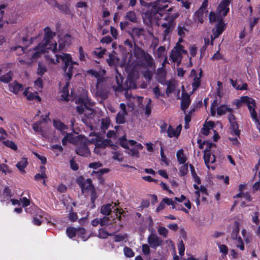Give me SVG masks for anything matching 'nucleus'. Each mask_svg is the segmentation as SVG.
I'll list each match as a JSON object with an SVG mask.
<instances>
[{
	"label": "nucleus",
	"instance_id": "nucleus-1",
	"mask_svg": "<svg viewBox=\"0 0 260 260\" xmlns=\"http://www.w3.org/2000/svg\"><path fill=\"white\" fill-rule=\"evenodd\" d=\"M45 36L42 42L36 46L32 50H29L28 52L26 60H20L21 64L26 63L30 65L35 62L41 55L47 50H51L55 54L57 50V43L52 41L55 33L52 32L48 27L44 29Z\"/></svg>",
	"mask_w": 260,
	"mask_h": 260
},
{
	"label": "nucleus",
	"instance_id": "nucleus-2",
	"mask_svg": "<svg viewBox=\"0 0 260 260\" xmlns=\"http://www.w3.org/2000/svg\"><path fill=\"white\" fill-rule=\"evenodd\" d=\"M47 59L49 62L53 64H57L59 62L60 60H61L64 64L63 68L66 76L67 77V81L66 82L65 85L61 90V96L63 100L67 101L69 95L68 88L70 85V83L69 80L72 76L74 66L78 65V63L72 60L70 54L64 53H62L59 55L56 54L55 59L48 57Z\"/></svg>",
	"mask_w": 260,
	"mask_h": 260
},
{
	"label": "nucleus",
	"instance_id": "nucleus-3",
	"mask_svg": "<svg viewBox=\"0 0 260 260\" xmlns=\"http://www.w3.org/2000/svg\"><path fill=\"white\" fill-rule=\"evenodd\" d=\"M87 74L96 79V83H92L91 85V92L96 96L100 97L102 99H107L109 83L108 79L105 76L106 71L90 69L87 71Z\"/></svg>",
	"mask_w": 260,
	"mask_h": 260
},
{
	"label": "nucleus",
	"instance_id": "nucleus-4",
	"mask_svg": "<svg viewBox=\"0 0 260 260\" xmlns=\"http://www.w3.org/2000/svg\"><path fill=\"white\" fill-rule=\"evenodd\" d=\"M74 144L77 146L76 153L82 156H88L90 154V151L87 146L86 139L81 135H76L72 133H67L62 140L63 145L67 143Z\"/></svg>",
	"mask_w": 260,
	"mask_h": 260
},
{
	"label": "nucleus",
	"instance_id": "nucleus-5",
	"mask_svg": "<svg viewBox=\"0 0 260 260\" xmlns=\"http://www.w3.org/2000/svg\"><path fill=\"white\" fill-rule=\"evenodd\" d=\"M179 16L178 13L163 15L164 17L159 18L158 25L162 29L163 41L169 39L175 26V19Z\"/></svg>",
	"mask_w": 260,
	"mask_h": 260
},
{
	"label": "nucleus",
	"instance_id": "nucleus-6",
	"mask_svg": "<svg viewBox=\"0 0 260 260\" xmlns=\"http://www.w3.org/2000/svg\"><path fill=\"white\" fill-rule=\"evenodd\" d=\"M134 55L138 65L144 68H155V61L152 56L139 46H135Z\"/></svg>",
	"mask_w": 260,
	"mask_h": 260
},
{
	"label": "nucleus",
	"instance_id": "nucleus-7",
	"mask_svg": "<svg viewBox=\"0 0 260 260\" xmlns=\"http://www.w3.org/2000/svg\"><path fill=\"white\" fill-rule=\"evenodd\" d=\"M169 1L168 0H158L152 6L149 17L150 21L158 19L163 16V11L168 7Z\"/></svg>",
	"mask_w": 260,
	"mask_h": 260
},
{
	"label": "nucleus",
	"instance_id": "nucleus-8",
	"mask_svg": "<svg viewBox=\"0 0 260 260\" xmlns=\"http://www.w3.org/2000/svg\"><path fill=\"white\" fill-rule=\"evenodd\" d=\"M78 102L81 104L77 107V110L79 114H84L86 117H90L93 112V110L90 108L91 102L86 93H84L83 97L80 98Z\"/></svg>",
	"mask_w": 260,
	"mask_h": 260
},
{
	"label": "nucleus",
	"instance_id": "nucleus-9",
	"mask_svg": "<svg viewBox=\"0 0 260 260\" xmlns=\"http://www.w3.org/2000/svg\"><path fill=\"white\" fill-rule=\"evenodd\" d=\"M242 103H245L247 105L252 118L256 119V115L257 114L255 111L256 107L255 100L247 96H243L241 97L240 100H237L235 102V104L237 107H240Z\"/></svg>",
	"mask_w": 260,
	"mask_h": 260
},
{
	"label": "nucleus",
	"instance_id": "nucleus-10",
	"mask_svg": "<svg viewBox=\"0 0 260 260\" xmlns=\"http://www.w3.org/2000/svg\"><path fill=\"white\" fill-rule=\"evenodd\" d=\"M183 54H187V51L184 49L183 46L177 43L172 50L170 57L174 62H176L177 66H179L182 59Z\"/></svg>",
	"mask_w": 260,
	"mask_h": 260
},
{
	"label": "nucleus",
	"instance_id": "nucleus-11",
	"mask_svg": "<svg viewBox=\"0 0 260 260\" xmlns=\"http://www.w3.org/2000/svg\"><path fill=\"white\" fill-rule=\"evenodd\" d=\"M218 105L217 100H215L211 105V115L212 116H215L216 114V111H217V115L221 116L225 114L227 112L232 113V109L225 105H222L219 106L217 109L216 107Z\"/></svg>",
	"mask_w": 260,
	"mask_h": 260
},
{
	"label": "nucleus",
	"instance_id": "nucleus-12",
	"mask_svg": "<svg viewBox=\"0 0 260 260\" xmlns=\"http://www.w3.org/2000/svg\"><path fill=\"white\" fill-rule=\"evenodd\" d=\"M147 242L150 246L153 249H156L157 247L161 246L163 241L156 235L151 234L147 238Z\"/></svg>",
	"mask_w": 260,
	"mask_h": 260
},
{
	"label": "nucleus",
	"instance_id": "nucleus-13",
	"mask_svg": "<svg viewBox=\"0 0 260 260\" xmlns=\"http://www.w3.org/2000/svg\"><path fill=\"white\" fill-rule=\"evenodd\" d=\"M239 233V228L238 225L233 229L231 234V238L235 241V243L240 250L244 249V246L243 241L240 237H238Z\"/></svg>",
	"mask_w": 260,
	"mask_h": 260
},
{
	"label": "nucleus",
	"instance_id": "nucleus-14",
	"mask_svg": "<svg viewBox=\"0 0 260 260\" xmlns=\"http://www.w3.org/2000/svg\"><path fill=\"white\" fill-rule=\"evenodd\" d=\"M230 1L229 0H224L222 1L219 5L217 8V13H218L219 16L218 19H220L221 17H224L229 11V6Z\"/></svg>",
	"mask_w": 260,
	"mask_h": 260
},
{
	"label": "nucleus",
	"instance_id": "nucleus-15",
	"mask_svg": "<svg viewBox=\"0 0 260 260\" xmlns=\"http://www.w3.org/2000/svg\"><path fill=\"white\" fill-rule=\"evenodd\" d=\"M193 187L196 189V190L194 194L193 195V198L194 199L197 205L199 206L200 204V193H202L203 194H205L206 195H207V189L204 186H201L200 187H199L197 184H194Z\"/></svg>",
	"mask_w": 260,
	"mask_h": 260
},
{
	"label": "nucleus",
	"instance_id": "nucleus-16",
	"mask_svg": "<svg viewBox=\"0 0 260 260\" xmlns=\"http://www.w3.org/2000/svg\"><path fill=\"white\" fill-rule=\"evenodd\" d=\"M83 180V178L82 177H80L78 179V182L80 184L83 192L87 191H91L94 189L93 186L92 185L91 179H87L83 182H82V181Z\"/></svg>",
	"mask_w": 260,
	"mask_h": 260
},
{
	"label": "nucleus",
	"instance_id": "nucleus-17",
	"mask_svg": "<svg viewBox=\"0 0 260 260\" xmlns=\"http://www.w3.org/2000/svg\"><path fill=\"white\" fill-rule=\"evenodd\" d=\"M182 129V125H178L175 128L170 125L167 129V135L169 138L175 137L178 138Z\"/></svg>",
	"mask_w": 260,
	"mask_h": 260
},
{
	"label": "nucleus",
	"instance_id": "nucleus-18",
	"mask_svg": "<svg viewBox=\"0 0 260 260\" xmlns=\"http://www.w3.org/2000/svg\"><path fill=\"white\" fill-rule=\"evenodd\" d=\"M120 107L121 110L117 114L116 122L118 124H122L125 122V116L127 115V112L126 111V106L124 104H120Z\"/></svg>",
	"mask_w": 260,
	"mask_h": 260
},
{
	"label": "nucleus",
	"instance_id": "nucleus-19",
	"mask_svg": "<svg viewBox=\"0 0 260 260\" xmlns=\"http://www.w3.org/2000/svg\"><path fill=\"white\" fill-rule=\"evenodd\" d=\"M225 28V25L223 22H218L216 27L213 29V36H211L212 42L213 39L218 37V36L223 32Z\"/></svg>",
	"mask_w": 260,
	"mask_h": 260
},
{
	"label": "nucleus",
	"instance_id": "nucleus-20",
	"mask_svg": "<svg viewBox=\"0 0 260 260\" xmlns=\"http://www.w3.org/2000/svg\"><path fill=\"white\" fill-rule=\"evenodd\" d=\"M191 102L190 96L187 93L182 92L181 102V108L185 114V110L188 108Z\"/></svg>",
	"mask_w": 260,
	"mask_h": 260
},
{
	"label": "nucleus",
	"instance_id": "nucleus-21",
	"mask_svg": "<svg viewBox=\"0 0 260 260\" xmlns=\"http://www.w3.org/2000/svg\"><path fill=\"white\" fill-rule=\"evenodd\" d=\"M204 159L206 166L209 168V164H213L215 161V157L214 154L211 155L210 150L207 148L204 151Z\"/></svg>",
	"mask_w": 260,
	"mask_h": 260
},
{
	"label": "nucleus",
	"instance_id": "nucleus-22",
	"mask_svg": "<svg viewBox=\"0 0 260 260\" xmlns=\"http://www.w3.org/2000/svg\"><path fill=\"white\" fill-rule=\"evenodd\" d=\"M202 74V70H200L199 76L197 75V73L194 70H192L190 73V75L194 77L193 82H192V85L193 88V90H196L200 85L201 83L200 78H201Z\"/></svg>",
	"mask_w": 260,
	"mask_h": 260
},
{
	"label": "nucleus",
	"instance_id": "nucleus-23",
	"mask_svg": "<svg viewBox=\"0 0 260 260\" xmlns=\"http://www.w3.org/2000/svg\"><path fill=\"white\" fill-rule=\"evenodd\" d=\"M156 78L161 84H166V72L163 68H158L157 70Z\"/></svg>",
	"mask_w": 260,
	"mask_h": 260
},
{
	"label": "nucleus",
	"instance_id": "nucleus-24",
	"mask_svg": "<svg viewBox=\"0 0 260 260\" xmlns=\"http://www.w3.org/2000/svg\"><path fill=\"white\" fill-rule=\"evenodd\" d=\"M9 90L15 94L18 93L22 89V86L16 82H14L9 85Z\"/></svg>",
	"mask_w": 260,
	"mask_h": 260
},
{
	"label": "nucleus",
	"instance_id": "nucleus-25",
	"mask_svg": "<svg viewBox=\"0 0 260 260\" xmlns=\"http://www.w3.org/2000/svg\"><path fill=\"white\" fill-rule=\"evenodd\" d=\"M111 141L109 139H103L102 137L95 144L96 146L104 150V149L111 145Z\"/></svg>",
	"mask_w": 260,
	"mask_h": 260
},
{
	"label": "nucleus",
	"instance_id": "nucleus-26",
	"mask_svg": "<svg viewBox=\"0 0 260 260\" xmlns=\"http://www.w3.org/2000/svg\"><path fill=\"white\" fill-rule=\"evenodd\" d=\"M53 125L61 133H65L66 131L68 129V126L60 121L54 120Z\"/></svg>",
	"mask_w": 260,
	"mask_h": 260
},
{
	"label": "nucleus",
	"instance_id": "nucleus-27",
	"mask_svg": "<svg viewBox=\"0 0 260 260\" xmlns=\"http://www.w3.org/2000/svg\"><path fill=\"white\" fill-rule=\"evenodd\" d=\"M48 115H47L46 116V118H43L42 120L37 121V122L35 123L32 125L33 129L36 132H41L42 131V129L41 127V125L43 123V122L49 120V118H48Z\"/></svg>",
	"mask_w": 260,
	"mask_h": 260
},
{
	"label": "nucleus",
	"instance_id": "nucleus-28",
	"mask_svg": "<svg viewBox=\"0 0 260 260\" xmlns=\"http://www.w3.org/2000/svg\"><path fill=\"white\" fill-rule=\"evenodd\" d=\"M182 149L179 150L176 153L177 160L180 164H184L186 161L187 158L184 154Z\"/></svg>",
	"mask_w": 260,
	"mask_h": 260
},
{
	"label": "nucleus",
	"instance_id": "nucleus-29",
	"mask_svg": "<svg viewBox=\"0 0 260 260\" xmlns=\"http://www.w3.org/2000/svg\"><path fill=\"white\" fill-rule=\"evenodd\" d=\"M23 94L29 100L37 99L39 101H41V98L38 95V93L37 92L33 93L29 92L28 88L24 91Z\"/></svg>",
	"mask_w": 260,
	"mask_h": 260
},
{
	"label": "nucleus",
	"instance_id": "nucleus-30",
	"mask_svg": "<svg viewBox=\"0 0 260 260\" xmlns=\"http://www.w3.org/2000/svg\"><path fill=\"white\" fill-rule=\"evenodd\" d=\"M113 208V207H112L111 204H108L104 205L101 207V213L104 215H109L110 214Z\"/></svg>",
	"mask_w": 260,
	"mask_h": 260
},
{
	"label": "nucleus",
	"instance_id": "nucleus-31",
	"mask_svg": "<svg viewBox=\"0 0 260 260\" xmlns=\"http://www.w3.org/2000/svg\"><path fill=\"white\" fill-rule=\"evenodd\" d=\"M76 235L81 237L84 241H86L89 237V236L86 234L85 230L82 228L77 229Z\"/></svg>",
	"mask_w": 260,
	"mask_h": 260
},
{
	"label": "nucleus",
	"instance_id": "nucleus-32",
	"mask_svg": "<svg viewBox=\"0 0 260 260\" xmlns=\"http://www.w3.org/2000/svg\"><path fill=\"white\" fill-rule=\"evenodd\" d=\"M27 165V161L26 158H22L21 160L16 164V167L21 172L25 173L24 168Z\"/></svg>",
	"mask_w": 260,
	"mask_h": 260
},
{
	"label": "nucleus",
	"instance_id": "nucleus-33",
	"mask_svg": "<svg viewBox=\"0 0 260 260\" xmlns=\"http://www.w3.org/2000/svg\"><path fill=\"white\" fill-rule=\"evenodd\" d=\"M167 88L166 89V94L168 96L170 95L175 89V83L174 80L169 81L166 82Z\"/></svg>",
	"mask_w": 260,
	"mask_h": 260
},
{
	"label": "nucleus",
	"instance_id": "nucleus-34",
	"mask_svg": "<svg viewBox=\"0 0 260 260\" xmlns=\"http://www.w3.org/2000/svg\"><path fill=\"white\" fill-rule=\"evenodd\" d=\"M89 136L92 137V138L88 140V142L93 144L95 145L98 141L102 138L101 135L99 134L91 133L89 135Z\"/></svg>",
	"mask_w": 260,
	"mask_h": 260
},
{
	"label": "nucleus",
	"instance_id": "nucleus-35",
	"mask_svg": "<svg viewBox=\"0 0 260 260\" xmlns=\"http://www.w3.org/2000/svg\"><path fill=\"white\" fill-rule=\"evenodd\" d=\"M254 179L256 182L253 185V190L254 191H256L259 189L260 190V172H258L257 174L255 173L254 176Z\"/></svg>",
	"mask_w": 260,
	"mask_h": 260
},
{
	"label": "nucleus",
	"instance_id": "nucleus-36",
	"mask_svg": "<svg viewBox=\"0 0 260 260\" xmlns=\"http://www.w3.org/2000/svg\"><path fill=\"white\" fill-rule=\"evenodd\" d=\"M125 18L126 19L129 20L132 22H136L137 21V17L136 13L134 11L128 12Z\"/></svg>",
	"mask_w": 260,
	"mask_h": 260
},
{
	"label": "nucleus",
	"instance_id": "nucleus-37",
	"mask_svg": "<svg viewBox=\"0 0 260 260\" xmlns=\"http://www.w3.org/2000/svg\"><path fill=\"white\" fill-rule=\"evenodd\" d=\"M132 32L133 35L139 37L145 35V31L143 28H134L132 29Z\"/></svg>",
	"mask_w": 260,
	"mask_h": 260
},
{
	"label": "nucleus",
	"instance_id": "nucleus-38",
	"mask_svg": "<svg viewBox=\"0 0 260 260\" xmlns=\"http://www.w3.org/2000/svg\"><path fill=\"white\" fill-rule=\"evenodd\" d=\"M230 82L232 86L237 90H245L247 88V84L245 83H242V87H237V85L239 84L238 83L239 82V81L238 80L234 81L233 79H231Z\"/></svg>",
	"mask_w": 260,
	"mask_h": 260
},
{
	"label": "nucleus",
	"instance_id": "nucleus-39",
	"mask_svg": "<svg viewBox=\"0 0 260 260\" xmlns=\"http://www.w3.org/2000/svg\"><path fill=\"white\" fill-rule=\"evenodd\" d=\"M177 30L178 35L181 37H184L186 32L188 31L185 25L182 24H179L178 25Z\"/></svg>",
	"mask_w": 260,
	"mask_h": 260
},
{
	"label": "nucleus",
	"instance_id": "nucleus-40",
	"mask_svg": "<svg viewBox=\"0 0 260 260\" xmlns=\"http://www.w3.org/2000/svg\"><path fill=\"white\" fill-rule=\"evenodd\" d=\"M231 133L236 136H238L240 134V131L238 129V125L237 122H234L231 124Z\"/></svg>",
	"mask_w": 260,
	"mask_h": 260
},
{
	"label": "nucleus",
	"instance_id": "nucleus-41",
	"mask_svg": "<svg viewBox=\"0 0 260 260\" xmlns=\"http://www.w3.org/2000/svg\"><path fill=\"white\" fill-rule=\"evenodd\" d=\"M219 16L218 13L217 14H215L214 12H211L209 15V20L211 23L214 22L215 21H218V23L222 21V17H221L220 19H218V17Z\"/></svg>",
	"mask_w": 260,
	"mask_h": 260
},
{
	"label": "nucleus",
	"instance_id": "nucleus-42",
	"mask_svg": "<svg viewBox=\"0 0 260 260\" xmlns=\"http://www.w3.org/2000/svg\"><path fill=\"white\" fill-rule=\"evenodd\" d=\"M8 11V6L6 4L0 5V22H2L5 14Z\"/></svg>",
	"mask_w": 260,
	"mask_h": 260
},
{
	"label": "nucleus",
	"instance_id": "nucleus-43",
	"mask_svg": "<svg viewBox=\"0 0 260 260\" xmlns=\"http://www.w3.org/2000/svg\"><path fill=\"white\" fill-rule=\"evenodd\" d=\"M165 204H167L168 205H171L172 206L173 209H176L177 210H179V208H177V203L173 202L172 199H169L168 198H164L162 200Z\"/></svg>",
	"mask_w": 260,
	"mask_h": 260
},
{
	"label": "nucleus",
	"instance_id": "nucleus-44",
	"mask_svg": "<svg viewBox=\"0 0 260 260\" xmlns=\"http://www.w3.org/2000/svg\"><path fill=\"white\" fill-rule=\"evenodd\" d=\"M12 79V73L9 72L6 75L0 77V81L3 82L8 83Z\"/></svg>",
	"mask_w": 260,
	"mask_h": 260
},
{
	"label": "nucleus",
	"instance_id": "nucleus-45",
	"mask_svg": "<svg viewBox=\"0 0 260 260\" xmlns=\"http://www.w3.org/2000/svg\"><path fill=\"white\" fill-rule=\"evenodd\" d=\"M66 232L68 236L72 238L76 235L77 229L73 227L68 228Z\"/></svg>",
	"mask_w": 260,
	"mask_h": 260
},
{
	"label": "nucleus",
	"instance_id": "nucleus-46",
	"mask_svg": "<svg viewBox=\"0 0 260 260\" xmlns=\"http://www.w3.org/2000/svg\"><path fill=\"white\" fill-rule=\"evenodd\" d=\"M3 143L6 146L10 148L13 150H16L17 149V145L12 141L6 140L3 141Z\"/></svg>",
	"mask_w": 260,
	"mask_h": 260
},
{
	"label": "nucleus",
	"instance_id": "nucleus-47",
	"mask_svg": "<svg viewBox=\"0 0 260 260\" xmlns=\"http://www.w3.org/2000/svg\"><path fill=\"white\" fill-rule=\"evenodd\" d=\"M188 171V166L187 164H184L179 168V174L180 176H183L187 174Z\"/></svg>",
	"mask_w": 260,
	"mask_h": 260
},
{
	"label": "nucleus",
	"instance_id": "nucleus-48",
	"mask_svg": "<svg viewBox=\"0 0 260 260\" xmlns=\"http://www.w3.org/2000/svg\"><path fill=\"white\" fill-rule=\"evenodd\" d=\"M40 169L41 174H37L35 176V178L37 180L47 177L45 173V168L44 166H41L40 167Z\"/></svg>",
	"mask_w": 260,
	"mask_h": 260
},
{
	"label": "nucleus",
	"instance_id": "nucleus-49",
	"mask_svg": "<svg viewBox=\"0 0 260 260\" xmlns=\"http://www.w3.org/2000/svg\"><path fill=\"white\" fill-rule=\"evenodd\" d=\"M190 168L191 173L192 177L194 179V181L195 182H196L198 184H200L201 180H200L199 177L196 174L193 166L191 165H190Z\"/></svg>",
	"mask_w": 260,
	"mask_h": 260
},
{
	"label": "nucleus",
	"instance_id": "nucleus-50",
	"mask_svg": "<svg viewBox=\"0 0 260 260\" xmlns=\"http://www.w3.org/2000/svg\"><path fill=\"white\" fill-rule=\"evenodd\" d=\"M169 231L164 226H159L158 228V233L159 235L162 236L164 238L168 236Z\"/></svg>",
	"mask_w": 260,
	"mask_h": 260
},
{
	"label": "nucleus",
	"instance_id": "nucleus-51",
	"mask_svg": "<svg viewBox=\"0 0 260 260\" xmlns=\"http://www.w3.org/2000/svg\"><path fill=\"white\" fill-rule=\"evenodd\" d=\"M106 49L102 48H96L93 51V54L98 58H102L105 53Z\"/></svg>",
	"mask_w": 260,
	"mask_h": 260
},
{
	"label": "nucleus",
	"instance_id": "nucleus-52",
	"mask_svg": "<svg viewBox=\"0 0 260 260\" xmlns=\"http://www.w3.org/2000/svg\"><path fill=\"white\" fill-rule=\"evenodd\" d=\"M110 235L104 229H100L99 231L98 237L100 238L106 239Z\"/></svg>",
	"mask_w": 260,
	"mask_h": 260
},
{
	"label": "nucleus",
	"instance_id": "nucleus-53",
	"mask_svg": "<svg viewBox=\"0 0 260 260\" xmlns=\"http://www.w3.org/2000/svg\"><path fill=\"white\" fill-rule=\"evenodd\" d=\"M110 124V120L108 118L102 119L101 121V128L102 130L105 131L107 129Z\"/></svg>",
	"mask_w": 260,
	"mask_h": 260
},
{
	"label": "nucleus",
	"instance_id": "nucleus-54",
	"mask_svg": "<svg viewBox=\"0 0 260 260\" xmlns=\"http://www.w3.org/2000/svg\"><path fill=\"white\" fill-rule=\"evenodd\" d=\"M124 255L128 257H131L134 256V252L132 249L127 247H125L123 249Z\"/></svg>",
	"mask_w": 260,
	"mask_h": 260
},
{
	"label": "nucleus",
	"instance_id": "nucleus-55",
	"mask_svg": "<svg viewBox=\"0 0 260 260\" xmlns=\"http://www.w3.org/2000/svg\"><path fill=\"white\" fill-rule=\"evenodd\" d=\"M46 71V67L45 66L42 64L41 63H39L38 69L37 70L38 75L40 76H42Z\"/></svg>",
	"mask_w": 260,
	"mask_h": 260
},
{
	"label": "nucleus",
	"instance_id": "nucleus-56",
	"mask_svg": "<svg viewBox=\"0 0 260 260\" xmlns=\"http://www.w3.org/2000/svg\"><path fill=\"white\" fill-rule=\"evenodd\" d=\"M198 143L199 144V147L201 149L204 148V146L205 145H207V147L206 148H207L208 150H210V149L211 148V147L213 146V144L212 143H209L205 142L202 143L201 140H198Z\"/></svg>",
	"mask_w": 260,
	"mask_h": 260
},
{
	"label": "nucleus",
	"instance_id": "nucleus-57",
	"mask_svg": "<svg viewBox=\"0 0 260 260\" xmlns=\"http://www.w3.org/2000/svg\"><path fill=\"white\" fill-rule=\"evenodd\" d=\"M117 61V58L114 55L110 54L109 58L107 59L108 64L110 66L113 65Z\"/></svg>",
	"mask_w": 260,
	"mask_h": 260
},
{
	"label": "nucleus",
	"instance_id": "nucleus-58",
	"mask_svg": "<svg viewBox=\"0 0 260 260\" xmlns=\"http://www.w3.org/2000/svg\"><path fill=\"white\" fill-rule=\"evenodd\" d=\"M143 253L145 255H148L150 253V245L147 244H144L142 246Z\"/></svg>",
	"mask_w": 260,
	"mask_h": 260
},
{
	"label": "nucleus",
	"instance_id": "nucleus-59",
	"mask_svg": "<svg viewBox=\"0 0 260 260\" xmlns=\"http://www.w3.org/2000/svg\"><path fill=\"white\" fill-rule=\"evenodd\" d=\"M12 49L16 51V54L18 55H21L24 53V48L20 46H15L12 48Z\"/></svg>",
	"mask_w": 260,
	"mask_h": 260
},
{
	"label": "nucleus",
	"instance_id": "nucleus-60",
	"mask_svg": "<svg viewBox=\"0 0 260 260\" xmlns=\"http://www.w3.org/2000/svg\"><path fill=\"white\" fill-rule=\"evenodd\" d=\"M208 6V0H205L202 5V7L199 10V14H201L202 15L204 13L206 12V9Z\"/></svg>",
	"mask_w": 260,
	"mask_h": 260
},
{
	"label": "nucleus",
	"instance_id": "nucleus-61",
	"mask_svg": "<svg viewBox=\"0 0 260 260\" xmlns=\"http://www.w3.org/2000/svg\"><path fill=\"white\" fill-rule=\"evenodd\" d=\"M128 143L132 146L135 145L134 148H136L138 151H139V150H140L142 149V148H143V146L141 144H140V143L137 144V142L134 140H129Z\"/></svg>",
	"mask_w": 260,
	"mask_h": 260
},
{
	"label": "nucleus",
	"instance_id": "nucleus-62",
	"mask_svg": "<svg viewBox=\"0 0 260 260\" xmlns=\"http://www.w3.org/2000/svg\"><path fill=\"white\" fill-rule=\"evenodd\" d=\"M127 153L133 157H138L139 156V151H138L135 148L129 149Z\"/></svg>",
	"mask_w": 260,
	"mask_h": 260
},
{
	"label": "nucleus",
	"instance_id": "nucleus-63",
	"mask_svg": "<svg viewBox=\"0 0 260 260\" xmlns=\"http://www.w3.org/2000/svg\"><path fill=\"white\" fill-rule=\"evenodd\" d=\"M127 238V235H121V234H118L115 235L114 236V241L115 242H120L124 240L125 238Z\"/></svg>",
	"mask_w": 260,
	"mask_h": 260
},
{
	"label": "nucleus",
	"instance_id": "nucleus-64",
	"mask_svg": "<svg viewBox=\"0 0 260 260\" xmlns=\"http://www.w3.org/2000/svg\"><path fill=\"white\" fill-rule=\"evenodd\" d=\"M58 9L65 14H69L70 13V8L67 5H60L58 6Z\"/></svg>",
	"mask_w": 260,
	"mask_h": 260
}]
</instances>
